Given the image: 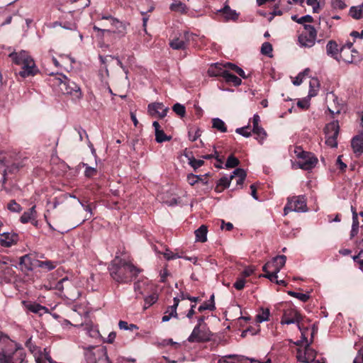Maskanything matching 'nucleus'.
Returning <instances> with one entry per match:
<instances>
[{"label":"nucleus","instance_id":"f257e3e1","mask_svg":"<svg viewBox=\"0 0 363 363\" xmlns=\"http://www.w3.org/2000/svg\"><path fill=\"white\" fill-rule=\"evenodd\" d=\"M26 353L20 344L7 335L0 336V363H23Z\"/></svg>","mask_w":363,"mask_h":363},{"label":"nucleus","instance_id":"f03ea898","mask_svg":"<svg viewBox=\"0 0 363 363\" xmlns=\"http://www.w3.org/2000/svg\"><path fill=\"white\" fill-rule=\"evenodd\" d=\"M108 270L112 279L118 283L130 281L139 273L138 269L130 262L118 258L111 262Z\"/></svg>","mask_w":363,"mask_h":363},{"label":"nucleus","instance_id":"7ed1b4c3","mask_svg":"<svg viewBox=\"0 0 363 363\" xmlns=\"http://www.w3.org/2000/svg\"><path fill=\"white\" fill-rule=\"evenodd\" d=\"M9 57L14 64L22 66L18 74L23 78L34 76L39 72L34 60L25 50L12 52Z\"/></svg>","mask_w":363,"mask_h":363},{"label":"nucleus","instance_id":"20e7f679","mask_svg":"<svg viewBox=\"0 0 363 363\" xmlns=\"http://www.w3.org/2000/svg\"><path fill=\"white\" fill-rule=\"evenodd\" d=\"M55 84L60 87L64 94L71 95L74 99H80L82 96L80 87L74 82L69 80L65 75L60 74L55 78Z\"/></svg>","mask_w":363,"mask_h":363},{"label":"nucleus","instance_id":"39448f33","mask_svg":"<svg viewBox=\"0 0 363 363\" xmlns=\"http://www.w3.org/2000/svg\"><path fill=\"white\" fill-rule=\"evenodd\" d=\"M317 31L311 24H303V29L298 37V41L301 47L312 48L316 40Z\"/></svg>","mask_w":363,"mask_h":363},{"label":"nucleus","instance_id":"423d86ee","mask_svg":"<svg viewBox=\"0 0 363 363\" xmlns=\"http://www.w3.org/2000/svg\"><path fill=\"white\" fill-rule=\"evenodd\" d=\"M295 154L298 159L297 164L302 169L310 170L318 162V159L312 153L303 151L300 147L295 149Z\"/></svg>","mask_w":363,"mask_h":363},{"label":"nucleus","instance_id":"0eeeda50","mask_svg":"<svg viewBox=\"0 0 363 363\" xmlns=\"http://www.w3.org/2000/svg\"><path fill=\"white\" fill-rule=\"evenodd\" d=\"M307 211L306 199L304 196L289 198L288 202L284 208L285 215H287L290 211L306 212Z\"/></svg>","mask_w":363,"mask_h":363},{"label":"nucleus","instance_id":"6e6552de","mask_svg":"<svg viewBox=\"0 0 363 363\" xmlns=\"http://www.w3.org/2000/svg\"><path fill=\"white\" fill-rule=\"evenodd\" d=\"M211 336L207 325H196L187 340L189 342H203L210 340Z\"/></svg>","mask_w":363,"mask_h":363},{"label":"nucleus","instance_id":"1a4fd4ad","mask_svg":"<svg viewBox=\"0 0 363 363\" xmlns=\"http://www.w3.org/2000/svg\"><path fill=\"white\" fill-rule=\"evenodd\" d=\"M303 339L306 342V345L303 348L297 350L296 358L298 361L304 363H311L314 362L316 357V352L310 347L311 342H308L307 338L305 337L303 332H301Z\"/></svg>","mask_w":363,"mask_h":363},{"label":"nucleus","instance_id":"9d476101","mask_svg":"<svg viewBox=\"0 0 363 363\" xmlns=\"http://www.w3.org/2000/svg\"><path fill=\"white\" fill-rule=\"evenodd\" d=\"M110 28H101L96 26H94V30L96 33V36L104 39H109L115 35H122L125 30L124 24H120L119 28H115L116 24H111Z\"/></svg>","mask_w":363,"mask_h":363},{"label":"nucleus","instance_id":"9b49d317","mask_svg":"<svg viewBox=\"0 0 363 363\" xmlns=\"http://www.w3.org/2000/svg\"><path fill=\"white\" fill-rule=\"evenodd\" d=\"M339 123L337 121H334L328 124L325 128V143L331 147H335L337 145V137L339 133Z\"/></svg>","mask_w":363,"mask_h":363},{"label":"nucleus","instance_id":"f8f14e48","mask_svg":"<svg viewBox=\"0 0 363 363\" xmlns=\"http://www.w3.org/2000/svg\"><path fill=\"white\" fill-rule=\"evenodd\" d=\"M302 318L298 311L294 308H289L284 311L281 320V324H293L297 323L299 330L301 331V328L299 325Z\"/></svg>","mask_w":363,"mask_h":363},{"label":"nucleus","instance_id":"ddd939ff","mask_svg":"<svg viewBox=\"0 0 363 363\" xmlns=\"http://www.w3.org/2000/svg\"><path fill=\"white\" fill-rule=\"evenodd\" d=\"M218 363H271V360L267 359L265 362H260L255 359H248L242 356L230 354L223 357L219 359Z\"/></svg>","mask_w":363,"mask_h":363},{"label":"nucleus","instance_id":"4468645a","mask_svg":"<svg viewBox=\"0 0 363 363\" xmlns=\"http://www.w3.org/2000/svg\"><path fill=\"white\" fill-rule=\"evenodd\" d=\"M353 43H347L340 49V55L339 60L337 61H342L346 63H352L354 60L357 52L354 50H352Z\"/></svg>","mask_w":363,"mask_h":363},{"label":"nucleus","instance_id":"2eb2a0df","mask_svg":"<svg viewBox=\"0 0 363 363\" xmlns=\"http://www.w3.org/2000/svg\"><path fill=\"white\" fill-rule=\"evenodd\" d=\"M169 108L164 107L162 103H152L147 106V112L152 117L157 116L162 118L166 116Z\"/></svg>","mask_w":363,"mask_h":363},{"label":"nucleus","instance_id":"dca6fc26","mask_svg":"<svg viewBox=\"0 0 363 363\" xmlns=\"http://www.w3.org/2000/svg\"><path fill=\"white\" fill-rule=\"evenodd\" d=\"M0 245L4 247H10L18 241V235L15 233H0Z\"/></svg>","mask_w":363,"mask_h":363},{"label":"nucleus","instance_id":"f3484780","mask_svg":"<svg viewBox=\"0 0 363 363\" xmlns=\"http://www.w3.org/2000/svg\"><path fill=\"white\" fill-rule=\"evenodd\" d=\"M260 118L257 114H255L252 118L253 128L252 133L257 135V139L262 142L267 136V133L264 128L259 125Z\"/></svg>","mask_w":363,"mask_h":363},{"label":"nucleus","instance_id":"a211bd4d","mask_svg":"<svg viewBox=\"0 0 363 363\" xmlns=\"http://www.w3.org/2000/svg\"><path fill=\"white\" fill-rule=\"evenodd\" d=\"M328 100H331L328 106V111L332 115L339 114L342 110V104L339 101L338 98L333 94L330 93L327 96Z\"/></svg>","mask_w":363,"mask_h":363},{"label":"nucleus","instance_id":"6ab92c4d","mask_svg":"<svg viewBox=\"0 0 363 363\" xmlns=\"http://www.w3.org/2000/svg\"><path fill=\"white\" fill-rule=\"evenodd\" d=\"M219 14L225 21H236L238 20L240 13H237L235 10L231 9L228 5H225L223 9L218 11Z\"/></svg>","mask_w":363,"mask_h":363},{"label":"nucleus","instance_id":"aec40b11","mask_svg":"<svg viewBox=\"0 0 363 363\" xmlns=\"http://www.w3.org/2000/svg\"><path fill=\"white\" fill-rule=\"evenodd\" d=\"M286 257L285 255H278L269 262L270 270L275 273H279L285 265Z\"/></svg>","mask_w":363,"mask_h":363},{"label":"nucleus","instance_id":"412c9836","mask_svg":"<svg viewBox=\"0 0 363 363\" xmlns=\"http://www.w3.org/2000/svg\"><path fill=\"white\" fill-rule=\"evenodd\" d=\"M225 64L215 63L211 65L207 71L208 75L209 77L221 76L224 77V75L227 72V69H225Z\"/></svg>","mask_w":363,"mask_h":363},{"label":"nucleus","instance_id":"4be33fe9","mask_svg":"<svg viewBox=\"0 0 363 363\" xmlns=\"http://www.w3.org/2000/svg\"><path fill=\"white\" fill-rule=\"evenodd\" d=\"M152 126L155 128V140L159 143H163L164 141H169L172 139L171 136H167L163 130L160 129V123L157 121L152 123Z\"/></svg>","mask_w":363,"mask_h":363},{"label":"nucleus","instance_id":"5701e85b","mask_svg":"<svg viewBox=\"0 0 363 363\" xmlns=\"http://www.w3.org/2000/svg\"><path fill=\"white\" fill-rule=\"evenodd\" d=\"M37 259H33L30 255H26L20 258L19 264L27 271L33 270L36 267Z\"/></svg>","mask_w":363,"mask_h":363},{"label":"nucleus","instance_id":"b1692460","mask_svg":"<svg viewBox=\"0 0 363 363\" xmlns=\"http://www.w3.org/2000/svg\"><path fill=\"white\" fill-rule=\"evenodd\" d=\"M352 147L355 154L361 155L363 153V134L360 133L354 136L352 140Z\"/></svg>","mask_w":363,"mask_h":363},{"label":"nucleus","instance_id":"393cba45","mask_svg":"<svg viewBox=\"0 0 363 363\" xmlns=\"http://www.w3.org/2000/svg\"><path fill=\"white\" fill-rule=\"evenodd\" d=\"M22 303L23 304L24 307L29 311L34 313H40L41 314L42 312H46L48 311V309L45 307L41 306L40 304L35 303V302H31V301H23Z\"/></svg>","mask_w":363,"mask_h":363},{"label":"nucleus","instance_id":"a878e982","mask_svg":"<svg viewBox=\"0 0 363 363\" xmlns=\"http://www.w3.org/2000/svg\"><path fill=\"white\" fill-rule=\"evenodd\" d=\"M326 52L335 60H339L340 50L337 43L334 40H330L326 45Z\"/></svg>","mask_w":363,"mask_h":363},{"label":"nucleus","instance_id":"bb28decb","mask_svg":"<svg viewBox=\"0 0 363 363\" xmlns=\"http://www.w3.org/2000/svg\"><path fill=\"white\" fill-rule=\"evenodd\" d=\"M37 218L35 206H32L28 211H25L21 216L20 220L22 223H27L29 221L35 220Z\"/></svg>","mask_w":363,"mask_h":363},{"label":"nucleus","instance_id":"cd10ccee","mask_svg":"<svg viewBox=\"0 0 363 363\" xmlns=\"http://www.w3.org/2000/svg\"><path fill=\"white\" fill-rule=\"evenodd\" d=\"M257 14L259 16H262L266 18L267 21H271L274 16H281L282 15V11L279 10L277 7L274 8L272 11H265L264 9H259L257 11Z\"/></svg>","mask_w":363,"mask_h":363},{"label":"nucleus","instance_id":"c85d7f7f","mask_svg":"<svg viewBox=\"0 0 363 363\" xmlns=\"http://www.w3.org/2000/svg\"><path fill=\"white\" fill-rule=\"evenodd\" d=\"M59 2L62 5L68 2H69L71 4H78L77 6H75L72 8L73 11L83 9L87 7L90 4L89 0H59Z\"/></svg>","mask_w":363,"mask_h":363},{"label":"nucleus","instance_id":"c756f323","mask_svg":"<svg viewBox=\"0 0 363 363\" xmlns=\"http://www.w3.org/2000/svg\"><path fill=\"white\" fill-rule=\"evenodd\" d=\"M207 227L204 225H201L195 230L196 240L197 242H205L207 240Z\"/></svg>","mask_w":363,"mask_h":363},{"label":"nucleus","instance_id":"7c9ffc66","mask_svg":"<svg viewBox=\"0 0 363 363\" xmlns=\"http://www.w3.org/2000/svg\"><path fill=\"white\" fill-rule=\"evenodd\" d=\"M320 83L317 78H312L309 82L308 97H314L317 96L319 91Z\"/></svg>","mask_w":363,"mask_h":363},{"label":"nucleus","instance_id":"2f4dec72","mask_svg":"<svg viewBox=\"0 0 363 363\" xmlns=\"http://www.w3.org/2000/svg\"><path fill=\"white\" fill-rule=\"evenodd\" d=\"M246 176L247 174L243 169L238 168L233 171V174L230 175V179L233 180L235 177H238L236 183L238 185H242L246 178Z\"/></svg>","mask_w":363,"mask_h":363},{"label":"nucleus","instance_id":"473e14b6","mask_svg":"<svg viewBox=\"0 0 363 363\" xmlns=\"http://www.w3.org/2000/svg\"><path fill=\"white\" fill-rule=\"evenodd\" d=\"M349 14L355 20L363 18V3L357 6H352Z\"/></svg>","mask_w":363,"mask_h":363},{"label":"nucleus","instance_id":"72a5a7b5","mask_svg":"<svg viewBox=\"0 0 363 363\" xmlns=\"http://www.w3.org/2000/svg\"><path fill=\"white\" fill-rule=\"evenodd\" d=\"M36 267L42 269H45L47 271H51L54 269L57 266L58 262L50 261V260H45V261H36Z\"/></svg>","mask_w":363,"mask_h":363},{"label":"nucleus","instance_id":"f704fd0d","mask_svg":"<svg viewBox=\"0 0 363 363\" xmlns=\"http://www.w3.org/2000/svg\"><path fill=\"white\" fill-rule=\"evenodd\" d=\"M232 181V179H230V176L229 177H223L220 178L216 186V191L217 192H221L223 189L225 188L229 187L230 182Z\"/></svg>","mask_w":363,"mask_h":363},{"label":"nucleus","instance_id":"c9c22d12","mask_svg":"<svg viewBox=\"0 0 363 363\" xmlns=\"http://www.w3.org/2000/svg\"><path fill=\"white\" fill-rule=\"evenodd\" d=\"M226 82L231 83L234 86H239L242 83V80L240 78L238 77L237 76L231 74L229 72L228 70H227L225 74L223 77Z\"/></svg>","mask_w":363,"mask_h":363},{"label":"nucleus","instance_id":"e433bc0d","mask_svg":"<svg viewBox=\"0 0 363 363\" xmlns=\"http://www.w3.org/2000/svg\"><path fill=\"white\" fill-rule=\"evenodd\" d=\"M212 126L213 128L221 133H225L227 131V128L224 121L218 118H216L212 120Z\"/></svg>","mask_w":363,"mask_h":363},{"label":"nucleus","instance_id":"4c0bfd02","mask_svg":"<svg viewBox=\"0 0 363 363\" xmlns=\"http://www.w3.org/2000/svg\"><path fill=\"white\" fill-rule=\"evenodd\" d=\"M186 42L179 38H175L170 41L169 45L174 50H184L186 48Z\"/></svg>","mask_w":363,"mask_h":363},{"label":"nucleus","instance_id":"58836bf2","mask_svg":"<svg viewBox=\"0 0 363 363\" xmlns=\"http://www.w3.org/2000/svg\"><path fill=\"white\" fill-rule=\"evenodd\" d=\"M359 230V221L357 218V215L355 213H353V217H352V230L350 232V237L351 238H353L354 236H356L358 233Z\"/></svg>","mask_w":363,"mask_h":363},{"label":"nucleus","instance_id":"ea45409f","mask_svg":"<svg viewBox=\"0 0 363 363\" xmlns=\"http://www.w3.org/2000/svg\"><path fill=\"white\" fill-rule=\"evenodd\" d=\"M269 310L268 308H262V311L256 315V320L258 323L267 321L269 317Z\"/></svg>","mask_w":363,"mask_h":363},{"label":"nucleus","instance_id":"a19ab883","mask_svg":"<svg viewBox=\"0 0 363 363\" xmlns=\"http://www.w3.org/2000/svg\"><path fill=\"white\" fill-rule=\"evenodd\" d=\"M155 250L157 252V253H161L164 255V257L167 259V260H170V259H176V258H179L181 257L179 255H178L177 254H174L173 253L171 250H169L168 248L165 247V250L164 252H160V251H157V249L155 248Z\"/></svg>","mask_w":363,"mask_h":363},{"label":"nucleus","instance_id":"79ce46f5","mask_svg":"<svg viewBox=\"0 0 363 363\" xmlns=\"http://www.w3.org/2000/svg\"><path fill=\"white\" fill-rule=\"evenodd\" d=\"M7 208L13 213H19L22 210L21 205L16 203L15 200L10 201L7 204Z\"/></svg>","mask_w":363,"mask_h":363},{"label":"nucleus","instance_id":"37998d69","mask_svg":"<svg viewBox=\"0 0 363 363\" xmlns=\"http://www.w3.org/2000/svg\"><path fill=\"white\" fill-rule=\"evenodd\" d=\"M158 300V295L155 293L145 297V308H148Z\"/></svg>","mask_w":363,"mask_h":363},{"label":"nucleus","instance_id":"c03bdc74","mask_svg":"<svg viewBox=\"0 0 363 363\" xmlns=\"http://www.w3.org/2000/svg\"><path fill=\"white\" fill-rule=\"evenodd\" d=\"M173 111L179 116L184 117L186 113V108L179 103L175 104L172 107Z\"/></svg>","mask_w":363,"mask_h":363},{"label":"nucleus","instance_id":"a18cd8bd","mask_svg":"<svg viewBox=\"0 0 363 363\" xmlns=\"http://www.w3.org/2000/svg\"><path fill=\"white\" fill-rule=\"evenodd\" d=\"M240 162L238 158L235 157L233 155H230L228 157L225 167L226 168H234L239 164Z\"/></svg>","mask_w":363,"mask_h":363},{"label":"nucleus","instance_id":"49530a36","mask_svg":"<svg viewBox=\"0 0 363 363\" xmlns=\"http://www.w3.org/2000/svg\"><path fill=\"white\" fill-rule=\"evenodd\" d=\"M261 52L262 55L271 57L272 52V45L271 43L268 42L264 43L261 47Z\"/></svg>","mask_w":363,"mask_h":363},{"label":"nucleus","instance_id":"de8ad7c7","mask_svg":"<svg viewBox=\"0 0 363 363\" xmlns=\"http://www.w3.org/2000/svg\"><path fill=\"white\" fill-rule=\"evenodd\" d=\"M288 294L290 295L291 296L298 298V300L303 302H306L309 299V296L306 294L297 293L292 291H288Z\"/></svg>","mask_w":363,"mask_h":363},{"label":"nucleus","instance_id":"09e8293b","mask_svg":"<svg viewBox=\"0 0 363 363\" xmlns=\"http://www.w3.org/2000/svg\"><path fill=\"white\" fill-rule=\"evenodd\" d=\"M7 173V169L6 168L5 164L3 162V161L1 160L0 162V182H2V184L4 185L6 183V175Z\"/></svg>","mask_w":363,"mask_h":363},{"label":"nucleus","instance_id":"8fccbe9b","mask_svg":"<svg viewBox=\"0 0 363 363\" xmlns=\"http://www.w3.org/2000/svg\"><path fill=\"white\" fill-rule=\"evenodd\" d=\"M189 164L194 169H196L201 167L204 162L202 160H196L194 157L189 158Z\"/></svg>","mask_w":363,"mask_h":363},{"label":"nucleus","instance_id":"3c124183","mask_svg":"<svg viewBox=\"0 0 363 363\" xmlns=\"http://www.w3.org/2000/svg\"><path fill=\"white\" fill-rule=\"evenodd\" d=\"M215 308V303H208L207 302H204L198 308V311L203 312L205 310L214 311Z\"/></svg>","mask_w":363,"mask_h":363},{"label":"nucleus","instance_id":"603ef678","mask_svg":"<svg viewBox=\"0 0 363 363\" xmlns=\"http://www.w3.org/2000/svg\"><path fill=\"white\" fill-rule=\"evenodd\" d=\"M249 126L238 128L235 130V132L243 137L249 138L251 135V132L248 130Z\"/></svg>","mask_w":363,"mask_h":363},{"label":"nucleus","instance_id":"864d4df0","mask_svg":"<svg viewBox=\"0 0 363 363\" xmlns=\"http://www.w3.org/2000/svg\"><path fill=\"white\" fill-rule=\"evenodd\" d=\"M201 136L199 129L190 130L189 131V138L191 141L196 140Z\"/></svg>","mask_w":363,"mask_h":363},{"label":"nucleus","instance_id":"5fc2aeb1","mask_svg":"<svg viewBox=\"0 0 363 363\" xmlns=\"http://www.w3.org/2000/svg\"><path fill=\"white\" fill-rule=\"evenodd\" d=\"M165 314H167L171 318H177L178 314L177 312V309L175 308V306H168L167 309L164 311Z\"/></svg>","mask_w":363,"mask_h":363},{"label":"nucleus","instance_id":"6e6d98bb","mask_svg":"<svg viewBox=\"0 0 363 363\" xmlns=\"http://www.w3.org/2000/svg\"><path fill=\"white\" fill-rule=\"evenodd\" d=\"M86 166V169L84 171V174L87 177H91L96 174V169L94 167H89L86 164H84Z\"/></svg>","mask_w":363,"mask_h":363},{"label":"nucleus","instance_id":"4d7b16f0","mask_svg":"<svg viewBox=\"0 0 363 363\" xmlns=\"http://www.w3.org/2000/svg\"><path fill=\"white\" fill-rule=\"evenodd\" d=\"M245 280L244 277L238 278L234 283V287L238 290H242L245 287Z\"/></svg>","mask_w":363,"mask_h":363},{"label":"nucleus","instance_id":"13d9d810","mask_svg":"<svg viewBox=\"0 0 363 363\" xmlns=\"http://www.w3.org/2000/svg\"><path fill=\"white\" fill-rule=\"evenodd\" d=\"M199 176L195 175L194 174H189L187 175V182L188 183L193 186L196 183L199 182Z\"/></svg>","mask_w":363,"mask_h":363},{"label":"nucleus","instance_id":"bf43d9fd","mask_svg":"<svg viewBox=\"0 0 363 363\" xmlns=\"http://www.w3.org/2000/svg\"><path fill=\"white\" fill-rule=\"evenodd\" d=\"M332 4L335 9H343L346 7L343 0H332Z\"/></svg>","mask_w":363,"mask_h":363},{"label":"nucleus","instance_id":"052dcab7","mask_svg":"<svg viewBox=\"0 0 363 363\" xmlns=\"http://www.w3.org/2000/svg\"><path fill=\"white\" fill-rule=\"evenodd\" d=\"M184 4L179 2V3H174L172 4L170 6V9L174 11H182L184 10Z\"/></svg>","mask_w":363,"mask_h":363},{"label":"nucleus","instance_id":"680f3d73","mask_svg":"<svg viewBox=\"0 0 363 363\" xmlns=\"http://www.w3.org/2000/svg\"><path fill=\"white\" fill-rule=\"evenodd\" d=\"M353 363H363V345L362 347L358 350L357 354L354 358Z\"/></svg>","mask_w":363,"mask_h":363},{"label":"nucleus","instance_id":"e2e57ef3","mask_svg":"<svg viewBox=\"0 0 363 363\" xmlns=\"http://www.w3.org/2000/svg\"><path fill=\"white\" fill-rule=\"evenodd\" d=\"M255 272V269L254 267H248L247 268H245L242 272V276L245 278V277H250V275H252Z\"/></svg>","mask_w":363,"mask_h":363},{"label":"nucleus","instance_id":"0e129e2a","mask_svg":"<svg viewBox=\"0 0 363 363\" xmlns=\"http://www.w3.org/2000/svg\"><path fill=\"white\" fill-rule=\"evenodd\" d=\"M307 4L312 6L314 12H318L319 9V3L318 0H307Z\"/></svg>","mask_w":363,"mask_h":363},{"label":"nucleus","instance_id":"69168bd1","mask_svg":"<svg viewBox=\"0 0 363 363\" xmlns=\"http://www.w3.org/2000/svg\"><path fill=\"white\" fill-rule=\"evenodd\" d=\"M218 153L216 150H214V154H210V155H206L203 156V159L209 160L211 158H216L220 164L223 162V161L219 159Z\"/></svg>","mask_w":363,"mask_h":363},{"label":"nucleus","instance_id":"338daca9","mask_svg":"<svg viewBox=\"0 0 363 363\" xmlns=\"http://www.w3.org/2000/svg\"><path fill=\"white\" fill-rule=\"evenodd\" d=\"M69 280L67 278H63L62 279H60L57 284H56V286H55V289L59 290V291H63L64 289V286H63V284L65 282H68Z\"/></svg>","mask_w":363,"mask_h":363},{"label":"nucleus","instance_id":"774afa93","mask_svg":"<svg viewBox=\"0 0 363 363\" xmlns=\"http://www.w3.org/2000/svg\"><path fill=\"white\" fill-rule=\"evenodd\" d=\"M38 357H43V359L45 361L48 362V363H54V362L52 359L51 357L50 356V354L48 352H46L45 350Z\"/></svg>","mask_w":363,"mask_h":363}]
</instances>
